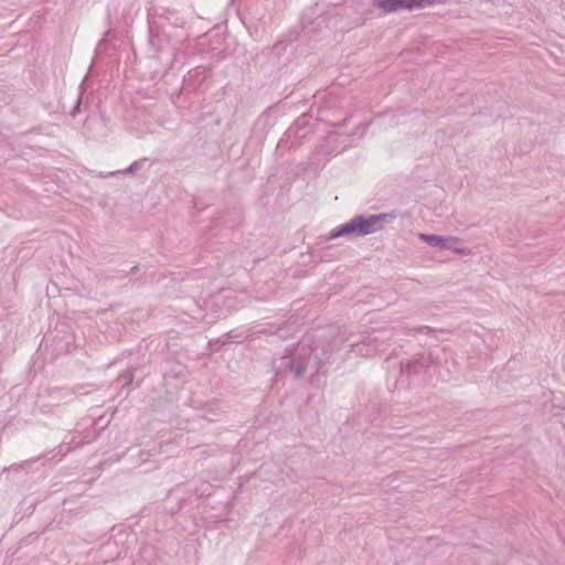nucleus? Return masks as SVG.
<instances>
[{
	"instance_id": "4468645a",
	"label": "nucleus",
	"mask_w": 565,
	"mask_h": 565,
	"mask_svg": "<svg viewBox=\"0 0 565 565\" xmlns=\"http://www.w3.org/2000/svg\"><path fill=\"white\" fill-rule=\"evenodd\" d=\"M264 332L276 334L279 338L286 339L295 332V322L285 321L278 326L273 324L268 330H265Z\"/></svg>"
},
{
	"instance_id": "dca6fc26",
	"label": "nucleus",
	"mask_w": 565,
	"mask_h": 565,
	"mask_svg": "<svg viewBox=\"0 0 565 565\" xmlns=\"http://www.w3.org/2000/svg\"><path fill=\"white\" fill-rule=\"evenodd\" d=\"M84 90H85V81L83 79L78 86V94H77L75 104L72 107V109L70 110V116H72L73 118H75L81 113V106H82Z\"/></svg>"
},
{
	"instance_id": "f257e3e1",
	"label": "nucleus",
	"mask_w": 565,
	"mask_h": 565,
	"mask_svg": "<svg viewBox=\"0 0 565 565\" xmlns=\"http://www.w3.org/2000/svg\"><path fill=\"white\" fill-rule=\"evenodd\" d=\"M386 343L379 342L377 338H367V341H355L351 337L345 340L333 339L331 342L313 341L303 338L296 344L285 349L284 354L274 358L271 369L274 371V386L291 375L295 380L308 377L313 387H321L326 384L329 369L344 359L341 354L354 353L365 358L385 353Z\"/></svg>"
},
{
	"instance_id": "f8f14e48",
	"label": "nucleus",
	"mask_w": 565,
	"mask_h": 565,
	"mask_svg": "<svg viewBox=\"0 0 565 565\" xmlns=\"http://www.w3.org/2000/svg\"><path fill=\"white\" fill-rule=\"evenodd\" d=\"M134 379H135V376H134V372L131 370H126L117 376L115 383L120 390L118 393V396H122V398H127V396L129 395V393L132 388Z\"/></svg>"
},
{
	"instance_id": "7ed1b4c3",
	"label": "nucleus",
	"mask_w": 565,
	"mask_h": 565,
	"mask_svg": "<svg viewBox=\"0 0 565 565\" xmlns=\"http://www.w3.org/2000/svg\"><path fill=\"white\" fill-rule=\"evenodd\" d=\"M387 221L388 213L358 214L348 222L334 227L326 236H321L320 243H327L340 237H364L380 230H383Z\"/></svg>"
},
{
	"instance_id": "aec40b11",
	"label": "nucleus",
	"mask_w": 565,
	"mask_h": 565,
	"mask_svg": "<svg viewBox=\"0 0 565 565\" xmlns=\"http://www.w3.org/2000/svg\"><path fill=\"white\" fill-rule=\"evenodd\" d=\"M105 43L104 40L99 41L98 46H102Z\"/></svg>"
},
{
	"instance_id": "9d476101",
	"label": "nucleus",
	"mask_w": 565,
	"mask_h": 565,
	"mask_svg": "<svg viewBox=\"0 0 565 565\" xmlns=\"http://www.w3.org/2000/svg\"><path fill=\"white\" fill-rule=\"evenodd\" d=\"M286 138H287V130L285 131L282 137L279 139L276 150H275V154L278 158L284 157L285 153H287V152L296 150L302 142L296 136H289V138L287 140H286Z\"/></svg>"
},
{
	"instance_id": "9b49d317",
	"label": "nucleus",
	"mask_w": 565,
	"mask_h": 565,
	"mask_svg": "<svg viewBox=\"0 0 565 565\" xmlns=\"http://www.w3.org/2000/svg\"><path fill=\"white\" fill-rule=\"evenodd\" d=\"M151 167V161L150 159L143 157L141 159H138L136 161H134L131 164H129L126 169L124 170H118V171H114V172H110L108 175L109 177H116V175H129V177H136L138 175V173L140 171H142L145 168H150Z\"/></svg>"
},
{
	"instance_id": "20e7f679",
	"label": "nucleus",
	"mask_w": 565,
	"mask_h": 565,
	"mask_svg": "<svg viewBox=\"0 0 565 565\" xmlns=\"http://www.w3.org/2000/svg\"><path fill=\"white\" fill-rule=\"evenodd\" d=\"M315 109L316 120L326 122L329 126H341L348 120L344 107L334 96L329 95L326 99L321 100Z\"/></svg>"
},
{
	"instance_id": "f3484780",
	"label": "nucleus",
	"mask_w": 565,
	"mask_h": 565,
	"mask_svg": "<svg viewBox=\"0 0 565 565\" xmlns=\"http://www.w3.org/2000/svg\"><path fill=\"white\" fill-rule=\"evenodd\" d=\"M371 2L382 9L384 13H388V0H371Z\"/></svg>"
},
{
	"instance_id": "423d86ee",
	"label": "nucleus",
	"mask_w": 565,
	"mask_h": 565,
	"mask_svg": "<svg viewBox=\"0 0 565 565\" xmlns=\"http://www.w3.org/2000/svg\"><path fill=\"white\" fill-rule=\"evenodd\" d=\"M316 116V109L312 106L308 113L299 116L296 121L287 129V138L289 136H296L301 141L313 131V124L311 119Z\"/></svg>"
},
{
	"instance_id": "0eeeda50",
	"label": "nucleus",
	"mask_w": 565,
	"mask_h": 565,
	"mask_svg": "<svg viewBox=\"0 0 565 565\" xmlns=\"http://www.w3.org/2000/svg\"><path fill=\"white\" fill-rule=\"evenodd\" d=\"M274 108L269 107L264 110L255 120L252 127V138H254L257 142L262 143L269 129L274 126L273 119Z\"/></svg>"
},
{
	"instance_id": "6e6552de",
	"label": "nucleus",
	"mask_w": 565,
	"mask_h": 565,
	"mask_svg": "<svg viewBox=\"0 0 565 565\" xmlns=\"http://www.w3.org/2000/svg\"><path fill=\"white\" fill-rule=\"evenodd\" d=\"M96 438H97V434L95 430L93 433L88 431L86 435H84L83 437H81L78 439L74 436V437H72V439L70 441L63 440L58 445L57 454L63 457V456L67 455L72 449L82 447L86 444H90Z\"/></svg>"
},
{
	"instance_id": "ddd939ff",
	"label": "nucleus",
	"mask_w": 565,
	"mask_h": 565,
	"mask_svg": "<svg viewBox=\"0 0 565 565\" xmlns=\"http://www.w3.org/2000/svg\"><path fill=\"white\" fill-rule=\"evenodd\" d=\"M85 128L87 130H95V138H104L107 135V127L104 117H88L85 121Z\"/></svg>"
},
{
	"instance_id": "1a4fd4ad",
	"label": "nucleus",
	"mask_w": 565,
	"mask_h": 565,
	"mask_svg": "<svg viewBox=\"0 0 565 565\" xmlns=\"http://www.w3.org/2000/svg\"><path fill=\"white\" fill-rule=\"evenodd\" d=\"M420 238L427 242L428 244L433 246H440L448 249H454L457 253L465 254L467 253L466 248L458 247L459 242L456 238L449 237V238H443L440 236L436 235H420Z\"/></svg>"
},
{
	"instance_id": "f03ea898",
	"label": "nucleus",
	"mask_w": 565,
	"mask_h": 565,
	"mask_svg": "<svg viewBox=\"0 0 565 565\" xmlns=\"http://www.w3.org/2000/svg\"><path fill=\"white\" fill-rule=\"evenodd\" d=\"M147 22L149 44L159 54L160 62L168 68H173L179 62L181 40L174 38L172 30L182 28L184 20L174 10L152 6L148 8Z\"/></svg>"
},
{
	"instance_id": "a211bd4d",
	"label": "nucleus",
	"mask_w": 565,
	"mask_h": 565,
	"mask_svg": "<svg viewBox=\"0 0 565 565\" xmlns=\"http://www.w3.org/2000/svg\"><path fill=\"white\" fill-rule=\"evenodd\" d=\"M138 270V265H135L130 268V270L127 273V275H134Z\"/></svg>"
},
{
	"instance_id": "6ab92c4d",
	"label": "nucleus",
	"mask_w": 565,
	"mask_h": 565,
	"mask_svg": "<svg viewBox=\"0 0 565 565\" xmlns=\"http://www.w3.org/2000/svg\"><path fill=\"white\" fill-rule=\"evenodd\" d=\"M225 337H227L226 341H222V345L226 344L227 341L231 339V333H226Z\"/></svg>"
},
{
	"instance_id": "39448f33",
	"label": "nucleus",
	"mask_w": 565,
	"mask_h": 565,
	"mask_svg": "<svg viewBox=\"0 0 565 565\" xmlns=\"http://www.w3.org/2000/svg\"><path fill=\"white\" fill-rule=\"evenodd\" d=\"M353 141L351 135H344L339 131H331L321 141L318 147L319 153L337 156L347 150Z\"/></svg>"
},
{
	"instance_id": "2eb2a0df",
	"label": "nucleus",
	"mask_w": 565,
	"mask_h": 565,
	"mask_svg": "<svg viewBox=\"0 0 565 565\" xmlns=\"http://www.w3.org/2000/svg\"><path fill=\"white\" fill-rule=\"evenodd\" d=\"M434 0H391V10L397 8L412 9L414 7H422L431 3Z\"/></svg>"
}]
</instances>
